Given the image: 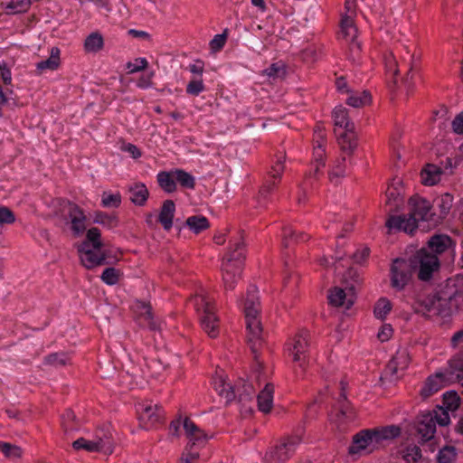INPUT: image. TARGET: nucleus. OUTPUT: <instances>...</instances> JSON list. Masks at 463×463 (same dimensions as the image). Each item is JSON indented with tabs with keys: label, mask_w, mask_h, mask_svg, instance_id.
<instances>
[{
	"label": "nucleus",
	"mask_w": 463,
	"mask_h": 463,
	"mask_svg": "<svg viewBox=\"0 0 463 463\" xmlns=\"http://www.w3.org/2000/svg\"><path fill=\"white\" fill-rule=\"evenodd\" d=\"M377 450L369 429L363 430L353 437L348 449L350 455H365Z\"/></svg>",
	"instance_id": "11"
},
{
	"label": "nucleus",
	"mask_w": 463,
	"mask_h": 463,
	"mask_svg": "<svg viewBox=\"0 0 463 463\" xmlns=\"http://www.w3.org/2000/svg\"><path fill=\"white\" fill-rule=\"evenodd\" d=\"M78 253L80 255L81 264L88 269H91L95 267L108 264L107 253L105 251L99 252L93 248L90 249L88 246V242H81L77 247Z\"/></svg>",
	"instance_id": "10"
},
{
	"label": "nucleus",
	"mask_w": 463,
	"mask_h": 463,
	"mask_svg": "<svg viewBox=\"0 0 463 463\" xmlns=\"http://www.w3.org/2000/svg\"><path fill=\"white\" fill-rule=\"evenodd\" d=\"M101 203L107 208H118L121 203V195L119 193L109 194L104 192L102 194Z\"/></svg>",
	"instance_id": "49"
},
{
	"label": "nucleus",
	"mask_w": 463,
	"mask_h": 463,
	"mask_svg": "<svg viewBox=\"0 0 463 463\" xmlns=\"http://www.w3.org/2000/svg\"><path fill=\"white\" fill-rule=\"evenodd\" d=\"M137 308L139 309L140 311V319L144 320V322L146 323V326L149 327L150 330L155 331L159 328V326L156 324V321H154L152 307L149 303L137 301Z\"/></svg>",
	"instance_id": "36"
},
{
	"label": "nucleus",
	"mask_w": 463,
	"mask_h": 463,
	"mask_svg": "<svg viewBox=\"0 0 463 463\" xmlns=\"http://www.w3.org/2000/svg\"><path fill=\"white\" fill-rule=\"evenodd\" d=\"M418 432L424 440H430L434 437L436 424L432 414L429 413L422 417V420L418 424Z\"/></svg>",
	"instance_id": "29"
},
{
	"label": "nucleus",
	"mask_w": 463,
	"mask_h": 463,
	"mask_svg": "<svg viewBox=\"0 0 463 463\" xmlns=\"http://www.w3.org/2000/svg\"><path fill=\"white\" fill-rule=\"evenodd\" d=\"M441 174L442 172L439 166L427 165L420 173L421 182L425 185H434L440 180Z\"/></svg>",
	"instance_id": "34"
},
{
	"label": "nucleus",
	"mask_w": 463,
	"mask_h": 463,
	"mask_svg": "<svg viewBox=\"0 0 463 463\" xmlns=\"http://www.w3.org/2000/svg\"><path fill=\"white\" fill-rule=\"evenodd\" d=\"M94 222L108 226L109 228H113L118 225V221L116 216H111L106 213L98 212L95 214Z\"/></svg>",
	"instance_id": "51"
},
{
	"label": "nucleus",
	"mask_w": 463,
	"mask_h": 463,
	"mask_svg": "<svg viewBox=\"0 0 463 463\" xmlns=\"http://www.w3.org/2000/svg\"><path fill=\"white\" fill-rule=\"evenodd\" d=\"M410 213L408 216L391 215L386 221V226L390 231H403L411 233L418 226L419 222H426L431 226L439 223V217L431 212V203L419 195L411 196L409 200Z\"/></svg>",
	"instance_id": "2"
},
{
	"label": "nucleus",
	"mask_w": 463,
	"mask_h": 463,
	"mask_svg": "<svg viewBox=\"0 0 463 463\" xmlns=\"http://www.w3.org/2000/svg\"><path fill=\"white\" fill-rule=\"evenodd\" d=\"M345 171L346 158L345 156H342L335 162L332 170L329 173L330 181L337 184L339 179L343 178L345 175Z\"/></svg>",
	"instance_id": "40"
},
{
	"label": "nucleus",
	"mask_w": 463,
	"mask_h": 463,
	"mask_svg": "<svg viewBox=\"0 0 463 463\" xmlns=\"http://www.w3.org/2000/svg\"><path fill=\"white\" fill-rule=\"evenodd\" d=\"M288 458L289 456L287 442H282L280 445L276 446L266 454V460L269 463H287Z\"/></svg>",
	"instance_id": "32"
},
{
	"label": "nucleus",
	"mask_w": 463,
	"mask_h": 463,
	"mask_svg": "<svg viewBox=\"0 0 463 463\" xmlns=\"http://www.w3.org/2000/svg\"><path fill=\"white\" fill-rule=\"evenodd\" d=\"M387 71L392 72L394 77H408L412 69V63L407 60H387L385 63Z\"/></svg>",
	"instance_id": "26"
},
{
	"label": "nucleus",
	"mask_w": 463,
	"mask_h": 463,
	"mask_svg": "<svg viewBox=\"0 0 463 463\" xmlns=\"http://www.w3.org/2000/svg\"><path fill=\"white\" fill-rule=\"evenodd\" d=\"M213 384L214 390L225 399L227 404L235 399V391L230 383H226L223 375L216 374L213 379Z\"/></svg>",
	"instance_id": "23"
},
{
	"label": "nucleus",
	"mask_w": 463,
	"mask_h": 463,
	"mask_svg": "<svg viewBox=\"0 0 463 463\" xmlns=\"http://www.w3.org/2000/svg\"><path fill=\"white\" fill-rule=\"evenodd\" d=\"M56 214L64 220L70 221L71 229L75 237H79L86 231V215L83 210L76 203L62 198L55 200Z\"/></svg>",
	"instance_id": "4"
},
{
	"label": "nucleus",
	"mask_w": 463,
	"mask_h": 463,
	"mask_svg": "<svg viewBox=\"0 0 463 463\" xmlns=\"http://www.w3.org/2000/svg\"><path fill=\"white\" fill-rule=\"evenodd\" d=\"M411 276V264L402 259H396L391 268V285L397 290H402L409 282Z\"/></svg>",
	"instance_id": "9"
},
{
	"label": "nucleus",
	"mask_w": 463,
	"mask_h": 463,
	"mask_svg": "<svg viewBox=\"0 0 463 463\" xmlns=\"http://www.w3.org/2000/svg\"><path fill=\"white\" fill-rule=\"evenodd\" d=\"M333 118L335 125L341 128L343 130L354 128V124L349 120L346 109L342 106L335 108Z\"/></svg>",
	"instance_id": "35"
},
{
	"label": "nucleus",
	"mask_w": 463,
	"mask_h": 463,
	"mask_svg": "<svg viewBox=\"0 0 463 463\" xmlns=\"http://www.w3.org/2000/svg\"><path fill=\"white\" fill-rule=\"evenodd\" d=\"M453 205V196L450 194H444L439 198V208L440 210L439 220L444 218Z\"/></svg>",
	"instance_id": "53"
},
{
	"label": "nucleus",
	"mask_w": 463,
	"mask_h": 463,
	"mask_svg": "<svg viewBox=\"0 0 463 463\" xmlns=\"http://www.w3.org/2000/svg\"><path fill=\"white\" fill-rule=\"evenodd\" d=\"M448 384H451V383H449V380L447 379L446 370L442 373H437L427 379L420 391V395L423 398H428Z\"/></svg>",
	"instance_id": "16"
},
{
	"label": "nucleus",
	"mask_w": 463,
	"mask_h": 463,
	"mask_svg": "<svg viewBox=\"0 0 463 463\" xmlns=\"http://www.w3.org/2000/svg\"><path fill=\"white\" fill-rule=\"evenodd\" d=\"M337 417V426L341 430H345V425L355 419V412L348 404H343Z\"/></svg>",
	"instance_id": "38"
},
{
	"label": "nucleus",
	"mask_w": 463,
	"mask_h": 463,
	"mask_svg": "<svg viewBox=\"0 0 463 463\" xmlns=\"http://www.w3.org/2000/svg\"><path fill=\"white\" fill-rule=\"evenodd\" d=\"M291 346L295 351L294 361L298 363V367L303 371L308 348V333L305 330L297 333L293 338Z\"/></svg>",
	"instance_id": "13"
},
{
	"label": "nucleus",
	"mask_w": 463,
	"mask_h": 463,
	"mask_svg": "<svg viewBox=\"0 0 463 463\" xmlns=\"http://www.w3.org/2000/svg\"><path fill=\"white\" fill-rule=\"evenodd\" d=\"M263 73H265L269 77L278 78L280 76H284L286 74V70L283 65H279V63H273L269 69L263 71Z\"/></svg>",
	"instance_id": "64"
},
{
	"label": "nucleus",
	"mask_w": 463,
	"mask_h": 463,
	"mask_svg": "<svg viewBox=\"0 0 463 463\" xmlns=\"http://www.w3.org/2000/svg\"><path fill=\"white\" fill-rule=\"evenodd\" d=\"M313 141L314 175H316L325 166L326 135H314Z\"/></svg>",
	"instance_id": "19"
},
{
	"label": "nucleus",
	"mask_w": 463,
	"mask_h": 463,
	"mask_svg": "<svg viewBox=\"0 0 463 463\" xmlns=\"http://www.w3.org/2000/svg\"><path fill=\"white\" fill-rule=\"evenodd\" d=\"M83 242H88V246L90 247L91 245L94 250H100L103 246L100 231L96 227L89 229L86 234V240Z\"/></svg>",
	"instance_id": "45"
},
{
	"label": "nucleus",
	"mask_w": 463,
	"mask_h": 463,
	"mask_svg": "<svg viewBox=\"0 0 463 463\" xmlns=\"http://www.w3.org/2000/svg\"><path fill=\"white\" fill-rule=\"evenodd\" d=\"M15 222L14 212L6 206L0 205V225L11 224Z\"/></svg>",
	"instance_id": "60"
},
{
	"label": "nucleus",
	"mask_w": 463,
	"mask_h": 463,
	"mask_svg": "<svg viewBox=\"0 0 463 463\" xmlns=\"http://www.w3.org/2000/svg\"><path fill=\"white\" fill-rule=\"evenodd\" d=\"M185 225L194 233L199 234L210 228V222L205 216L193 215L186 219Z\"/></svg>",
	"instance_id": "37"
},
{
	"label": "nucleus",
	"mask_w": 463,
	"mask_h": 463,
	"mask_svg": "<svg viewBox=\"0 0 463 463\" xmlns=\"http://www.w3.org/2000/svg\"><path fill=\"white\" fill-rule=\"evenodd\" d=\"M137 411L139 413V420L146 425V428L152 427L160 422L164 417V411L162 407L157 404H141L139 405Z\"/></svg>",
	"instance_id": "15"
},
{
	"label": "nucleus",
	"mask_w": 463,
	"mask_h": 463,
	"mask_svg": "<svg viewBox=\"0 0 463 463\" xmlns=\"http://www.w3.org/2000/svg\"><path fill=\"white\" fill-rule=\"evenodd\" d=\"M454 297H450L448 298H443L439 297L438 295H432L427 297L423 302L422 306L424 307V311L431 316H439L442 317H446L450 316L451 310L449 307V301L452 300Z\"/></svg>",
	"instance_id": "12"
},
{
	"label": "nucleus",
	"mask_w": 463,
	"mask_h": 463,
	"mask_svg": "<svg viewBox=\"0 0 463 463\" xmlns=\"http://www.w3.org/2000/svg\"><path fill=\"white\" fill-rule=\"evenodd\" d=\"M369 430L377 449H379L385 441L392 440L401 434V429L395 425L369 429Z\"/></svg>",
	"instance_id": "14"
},
{
	"label": "nucleus",
	"mask_w": 463,
	"mask_h": 463,
	"mask_svg": "<svg viewBox=\"0 0 463 463\" xmlns=\"http://www.w3.org/2000/svg\"><path fill=\"white\" fill-rule=\"evenodd\" d=\"M392 308V305L391 301L386 298H381L375 303L373 308L374 317L378 319L383 320L391 312Z\"/></svg>",
	"instance_id": "42"
},
{
	"label": "nucleus",
	"mask_w": 463,
	"mask_h": 463,
	"mask_svg": "<svg viewBox=\"0 0 463 463\" xmlns=\"http://www.w3.org/2000/svg\"><path fill=\"white\" fill-rule=\"evenodd\" d=\"M416 262L418 264V278L420 280H429L433 272L437 271L439 268V257L428 251V249H420L416 256Z\"/></svg>",
	"instance_id": "6"
},
{
	"label": "nucleus",
	"mask_w": 463,
	"mask_h": 463,
	"mask_svg": "<svg viewBox=\"0 0 463 463\" xmlns=\"http://www.w3.org/2000/svg\"><path fill=\"white\" fill-rule=\"evenodd\" d=\"M130 201L137 206H144L148 199L149 191L143 183H136L129 186Z\"/></svg>",
	"instance_id": "28"
},
{
	"label": "nucleus",
	"mask_w": 463,
	"mask_h": 463,
	"mask_svg": "<svg viewBox=\"0 0 463 463\" xmlns=\"http://www.w3.org/2000/svg\"><path fill=\"white\" fill-rule=\"evenodd\" d=\"M456 458L453 447H445L438 454V463H451Z\"/></svg>",
	"instance_id": "57"
},
{
	"label": "nucleus",
	"mask_w": 463,
	"mask_h": 463,
	"mask_svg": "<svg viewBox=\"0 0 463 463\" xmlns=\"http://www.w3.org/2000/svg\"><path fill=\"white\" fill-rule=\"evenodd\" d=\"M420 457H421V450L416 445L409 446L403 451V459L407 463H416L419 460V458H420Z\"/></svg>",
	"instance_id": "54"
},
{
	"label": "nucleus",
	"mask_w": 463,
	"mask_h": 463,
	"mask_svg": "<svg viewBox=\"0 0 463 463\" xmlns=\"http://www.w3.org/2000/svg\"><path fill=\"white\" fill-rule=\"evenodd\" d=\"M175 212V204L173 200L168 199L163 202L158 215V222L162 224L165 231H169L173 226Z\"/></svg>",
	"instance_id": "24"
},
{
	"label": "nucleus",
	"mask_w": 463,
	"mask_h": 463,
	"mask_svg": "<svg viewBox=\"0 0 463 463\" xmlns=\"http://www.w3.org/2000/svg\"><path fill=\"white\" fill-rule=\"evenodd\" d=\"M230 248L222 264V280L226 290L235 288L242 273L245 260L244 231L241 230L238 237L230 241Z\"/></svg>",
	"instance_id": "3"
},
{
	"label": "nucleus",
	"mask_w": 463,
	"mask_h": 463,
	"mask_svg": "<svg viewBox=\"0 0 463 463\" xmlns=\"http://www.w3.org/2000/svg\"><path fill=\"white\" fill-rule=\"evenodd\" d=\"M0 451L8 458L15 459L22 457V449L14 444L0 441Z\"/></svg>",
	"instance_id": "46"
},
{
	"label": "nucleus",
	"mask_w": 463,
	"mask_h": 463,
	"mask_svg": "<svg viewBox=\"0 0 463 463\" xmlns=\"http://www.w3.org/2000/svg\"><path fill=\"white\" fill-rule=\"evenodd\" d=\"M285 161H286V154H284L281 157H279L277 162L271 166V170L269 171V175L273 179L272 182L267 183L265 185L261 187L260 190V195L262 197H267L269 194H270L275 186L277 185V181H279L281 175L285 168Z\"/></svg>",
	"instance_id": "18"
},
{
	"label": "nucleus",
	"mask_w": 463,
	"mask_h": 463,
	"mask_svg": "<svg viewBox=\"0 0 463 463\" xmlns=\"http://www.w3.org/2000/svg\"><path fill=\"white\" fill-rule=\"evenodd\" d=\"M445 370L449 383L463 386V355L458 354L452 357Z\"/></svg>",
	"instance_id": "17"
},
{
	"label": "nucleus",
	"mask_w": 463,
	"mask_h": 463,
	"mask_svg": "<svg viewBox=\"0 0 463 463\" xmlns=\"http://www.w3.org/2000/svg\"><path fill=\"white\" fill-rule=\"evenodd\" d=\"M44 364L54 367L65 366L71 364V357L67 353H52L44 357Z\"/></svg>",
	"instance_id": "39"
},
{
	"label": "nucleus",
	"mask_w": 463,
	"mask_h": 463,
	"mask_svg": "<svg viewBox=\"0 0 463 463\" xmlns=\"http://www.w3.org/2000/svg\"><path fill=\"white\" fill-rule=\"evenodd\" d=\"M327 298L331 306L349 309L355 300L354 286L345 284L335 287L329 290Z\"/></svg>",
	"instance_id": "7"
},
{
	"label": "nucleus",
	"mask_w": 463,
	"mask_h": 463,
	"mask_svg": "<svg viewBox=\"0 0 463 463\" xmlns=\"http://www.w3.org/2000/svg\"><path fill=\"white\" fill-rule=\"evenodd\" d=\"M103 37L99 33H91L85 40L84 47L89 52H97L103 47Z\"/></svg>",
	"instance_id": "41"
},
{
	"label": "nucleus",
	"mask_w": 463,
	"mask_h": 463,
	"mask_svg": "<svg viewBox=\"0 0 463 463\" xmlns=\"http://www.w3.org/2000/svg\"><path fill=\"white\" fill-rule=\"evenodd\" d=\"M443 405L448 411H454L459 406V397L456 392H448L443 395Z\"/></svg>",
	"instance_id": "52"
},
{
	"label": "nucleus",
	"mask_w": 463,
	"mask_h": 463,
	"mask_svg": "<svg viewBox=\"0 0 463 463\" xmlns=\"http://www.w3.org/2000/svg\"><path fill=\"white\" fill-rule=\"evenodd\" d=\"M31 5V0H11L5 9L7 14H18L27 11Z\"/></svg>",
	"instance_id": "47"
},
{
	"label": "nucleus",
	"mask_w": 463,
	"mask_h": 463,
	"mask_svg": "<svg viewBox=\"0 0 463 463\" xmlns=\"http://www.w3.org/2000/svg\"><path fill=\"white\" fill-rule=\"evenodd\" d=\"M227 40L226 30L220 34H216L213 39L210 42L211 50L215 52L222 49Z\"/></svg>",
	"instance_id": "61"
},
{
	"label": "nucleus",
	"mask_w": 463,
	"mask_h": 463,
	"mask_svg": "<svg viewBox=\"0 0 463 463\" xmlns=\"http://www.w3.org/2000/svg\"><path fill=\"white\" fill-rule=\"evenodd\" d=\"M120 271L115 268L109 267L103 270L100 279L107 285L112 286L118 282Z\"/></svg>",
	"instance_id": "48"
},
{
	"label": "nucleus",
	"mask_w": 463,
	"mask_h": 463,
	"mask_svg": "<svg viewBox=\"0 0 463 463\" xmlns=\"http://www.w3.org/2000/svg\"><path fill=\"white\" fill-rule=\"evenodd\" d=\"M370 101L371 96L367 91L351 93L346 99V103L354 108L363 107L369 104Z\"/></svg>",
	"instance_id": "44"
},
{
	"label": "nucleus",
	"mask_w": 463,
	"mask_h": 463,
	"mask_svg": "<svg viewBox=\"0 0 463 463\" xmlns=\"http://www.w3.org/2000/svg\"><path fill=\"white\" fill-rule=\"evenodd\" d=\"M337 142L343 152L352 155L357 146V136L354 128L342 130L337 134Z\"/></svg>",
	"instance_id": "22"
},
{
	"label": "nucleus",
	"mask_w": 463,
	"mask_h": 463,
	"mask_svg": "<svg viewBox=\"0 0 463 463\" xmlns=\"http://www.w3.org/2000/svg\"><path fill=\"white\" fill-rule=\"evenodd\" d=\"M61 60H42L36 64V69L39 72L44 70L54 71L60 66Z\"/></svg>",
	"instance_id": "63"
},
{
	"label": "nucleus",
	"mask_w": 463,
	"mask_h": 463,
	"mask_svg": "<svg viewBox=\"0 0 463 463\" xmlns=\"http://www.w3.org/2000/svg\"><path fill=\"white\" fill-rule=\"evenodd\" d=\"M410 362L411 357L407 349H399L389 362L387 369L392 374H396L399 371L406 369Z\"/></svg>",
	"instance_id": "25"
},
{
	"label": "nucleus",
	"mask_w": 463,
	"mask_h": 463,
	"mask_svg": "<svg viewBox=\"0 0 463 463\" xmlns=\"http://www.w3.org/2000/svg\"><path fill=\"white\" fill-rule=\"evenodd\" d=\"M451 246L452 240L449 235L435 234L430 238L427 246L422 249H428V251L436 254L438 257L439 254L447 251Z\"/></svg>",
	"instance_id": "20"
},
{
	"label": "nucleus",
	"mask_w": 463,
	"mask_h": 463,
	"mask_svg": "<svg viewBox=\"0 0 463 463\" xmlns=\"http://www.w3.org/2000/svg\"><path fill=\"white\" fill-rule=\"evenodd\" d=\"M243 310L246 321L247 343L254 360L252 376L260 385L261 383L263 375L262 370L264 368L262 356L269 351V348L265 341L260 319L261 304L259 291L254 285H250L247 290Z\"/></svg>",
	"instance_id": "1"
},
{
	"label": "nucleus",
	"mask_w": 463,
	"mask_h": 463,
	"mask_svg": "<svg viewBox=\"0 0 463 463\" xmlns=\"http://www.w3.org/2000/svg\"><path fill=\"white\" fill-rule=\"evenodd\" d=\"M201 325L210 337L214 338L218 335V319L214 311H206V314L202 315Z\"/></svg>",
	"instance_id": "33"
},
{
	"label": "nucleus",
	"mask_w": 463,
	"mask_h": 463,
	"mask_svg": "<svg viewBox=\"0 0 463 463\" xmlns=\"http://www.w3.org/2000/svg\"><path fill=\"white\" fill-rule=\"evenodd\" d=\"M188 439V445L199 449L203 447L207 443L208 436L203 430H201L198 432H194V434L189 436Z\"/></svg>",
	"instance_id": "55"
},
{
	"label": "nucleus",
	"mask_w": 463,
	"mask_h": 463,
	"mask_svg": "<svg viewBox=\"0 0 463 463\" xmlns=\"http://www.w3.org/2000/svg\"><path fill=\"white\" fill-rule=\"evenodd\" d=\"M274 386L270 383L265 384L264 389L257 395V404L260 411L268 413L273 403Z\"/></svg>",
	"instance_id": "27"
},
{
	"label": "nucleus",
	"mask_w": 463,
	"mask_h": 463,
	"mask_svg": "<svg viewBox=\"0 0 463 463\" xmlns=\"http://www.w3.org/2000/svg\"><path fill=\"white\" fill-rule=\"evenodd\" d=\"M204 90V85L202 79L193 80L186 86V93L192 96H198Z\"/></svg>",
	"instance_id": "59"
},
{
	"label": "nucleus",
	"mask_w": 463,
	"mask_h": 463,
	"mask_svg": "<svg viewBox=\"0 0 463 463\" xmlns=\"http://www.w3.org/2000/svg\"><path fill=\"white\" fill-rule=\"evenodd\" d=\"M403 203L401 189L390 186L386 190V206L390 213L397 212Z\"/></svg>",
	"instance_id": "31"
},
{
	"label": "nucleus",
	"mask_w": 463,
	"mask_h": 463,
	"mask_svg": "<svg viewBox=\"0 0 463 463\" xmlns=\"http://www.w3.org/2000/svg\"><path fill=\"white\" fill-rule=\"evenodd\" d=\"M197 449L198 448L187 445L185 451L183 453L181 458L182 463H194L193 461L199 458V452L197 451Z\"/></svg>",
	"instance_id": "62"
},
{
	"label": "nucleus",
	"mask_w": 463,
	"mask_h": 463,
	"mask_svg": "<svg viewBox=\"0 0 463 463\" xmlns=\"http://www.w3.org/2000/svg\"><path fill=\"white\" fill-rule=\"evenodd\" d=\"M196 311L202 315L206 314V311H214L213 305L210 301L203 295L195 296L193 299Z\"/></svg>",
	"instance_id": "50"
},
{
	"label": "nucleus",
	"mask_w": 463,
	"mask_h": 463,
	"mask_svg": "<svg viewBox=\"0 0 463 463\" xmlns=\"http://www.w3.org/2000/svg\"><path fill=\"white\" fill-rule=\"evenodd\" d=\"M431 414L435 424L438 423L440 426H447L450 422L449 411L443 407H439Z\"/></svg>",
	"instance_id": "56"
},
{
	"label": "nucleus",
	"mask_w": 463,
	"mask_h": 463,
	"mask_svg": "<svg viewBox=\"0 0 463 463\" xmlns=\"http://www.w3.org/2000/svg\"><path fill=\"white\" fill-rule=\"evenodd\" d=\"M157 183L160 188L167 193L172 194L176 191L177 185L174 170L170 172L161 171L156 175Z\"/></svg>",
	"instance_id": "30"
},
{
	"label": "nucleus",
	"mask_w": 463,
	"mask_h": 463,
	"mask_svg": "<svg viewBox=\"0 0 463 463\" xmlns=\"http://www.w3.org/2000/svg\"><path fill=\"white\" fill-rule=\"evenodd\" d=\"M174 174L175 175V181L179 183L182 187L194 189L195 179L190 173L183 169H175Z\"/></svg>",
	"instance_id": "43"
},
{
	"label": "nucleus",
	"mask_w": 463,
	"mask_h": 463,
	"mask_svg": "<svg viewBox=\"0 0 463 463\" xmlns=\"http://www.w3.org/2000/svg\"><path fill=\"white\" fill-rule=\"evenodd\" d=\"M75 418V413L71 410H67L64 412L61 417V426L65 432H69L76 429V427L72 424Z\"/></svg>",
	"instance_id": "58"
},
{
	"label": "nucleus",
	"mask_w": 463,
	"mask_h": 463,
	"mask_svg": "<svg viewBox=\"0 0 463 463\" xmlns=\"http://www.w3.org/2000/svg\"><path fill=\"white\" fill-rule=\"evenodd\" d=\"M358 30L354 24V19L351 15H344L340 23V31L338 33L339 38L344 39L349 43V50L351 55H359L361 44L356 42Z\"/></svg>",
	"instance_id": "8"
},
{
	"label": "nucleus",
	"mask_w": 463,
	"mask_h": 463,
	"mask_svg": "<svg viewBox=\"0 0 463 463\" xmlns=\"http://www.w3.org/2000/svg\"><path fill=\"white\" fill-rule=\"evenodd\" d=\"M238 402L241 404L242 413H252V403L255 394L254 387L251 383H244L241 390H238Z\"/></svg>",
	"instance_id": "21"
},
{
	"label": "nucleus",
	"mask_w": 463,
	"mask_h": 463,
	"mask_svg": "<svg viewBox=\"0 0 463 463\" xmlns=\"http://www.w3.org/2000/svg\"><path fill=\"white\" fill-rule=\"evenodd\" d=\"M72 448L75 450L84 449L88 452H102L110 455L113 452L114 442L109 428H102L97 430L94 439L79 438L72 442Z\"/></svg>",
	"instance_id": "5"
}]
</instances>
